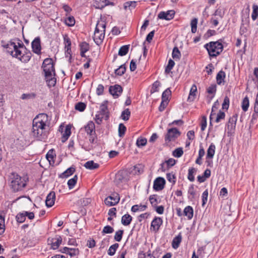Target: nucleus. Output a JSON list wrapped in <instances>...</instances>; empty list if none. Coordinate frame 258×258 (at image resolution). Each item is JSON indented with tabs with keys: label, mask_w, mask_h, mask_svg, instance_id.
I'll return each instance as SVG.
<instances>
[{
	"label": "nucleus",
	"mask_w": 258,
	"mask_h": 258,
	"mask_svg": "<svg viewBox=\"0 0 258 258\" xmlns=\"http://www.w3.org/2000/svg\"><path fill=\"white\" fill-rule=\"evenodd\" d=\"M126 130V128L125 126L122 123H120L119 124V126H118V135H119V136L120 137H122L124 136Z\"/></svg>",
	"instance_id": "obj_51"
},
{
	"label": "nucleus",
	"mask_w": 258,
	"mask_h": 258,
	"mask_svg": "<svg viewBox=\"0 0 258 258\" xmlns=\"http://www.w3.org/2000/svg\"><path fill=\"white\" fill-rule=\"evenodd\" d=\"M48 120V116L45 113H40L37 115L33 120L32 134L37 140L43 141L47 137L46 131V123Z\"/></svg>",
	"instance_id": "obj_1"
},
{
	"label": "nucleus",
	"mask_w": 258,
	"mask_h": 258,
	"mask_svg": "<svg viewBox=\"0 0 258 258\" xmlns=\"http://www.w3.org/2000/svg\"><path fill=\"white\" fill-rule=\"evenodd\" d=\"M125 71L126 68L125 64H122L115 70L114 73L116 75L121 76L125 73Z\"/></svg>",
	"instance_id": "obj_35"
},
{
	"label": "nucleus",
	"mask_w": 258,
	"mask_h": 258,
	"mask_svg": "<svg viewBox=\"0 0 258 258\" xmlns=\"http://www.w3.org/2000/svg\"><path fill=\"white\" fill-rule=\"evenodd\" d=\"M105 28H106V23H105L104 21H100L98 22V23L96 25V28H95V30H99L101 32H105Z\"/></svg>",
	"instance_id": "obj_33"
},
{
	"label": "nucleus",
	"mask_w": 258,
	"mask_h": 258,
	"mask_svg": "<svg viewBox=\"0 0 258 258\" xmlns=\"http://www.w3.org/2000/svg\"><path fill=\"white\" fill-rule=\"evenodd\" d=\"M166 181L164 178L158 177L155 179L153 183V188L156 191L162 190L165 186Z\"/></svg>",
	"instance_id": "obj_10"
},
{
	"label": "nucleus",
	"mask_w": 258,
	"mask_h": 258,
	"mask_svg": "<svg viewBox=\"0 0 258 258\" xmlns=\"http://www.w3.org/2000/svg\"><path fill=\"white\" fill-rule=\"evenodd\" d=\"M237 115L236 114L229 118V121L226 125L228 130L230 131L234 130L237 121Z\"/></svg>",
	"instance_id": "obj_19"
},
{
	"label": "nucleus",
	"mask_w": 258,
	"mask_h": 258,
	"mask_svg": "<svg viewBox=\"0 0 258 258\" xmlns=\"http://www.w3.org/2000/svg\"><path fill=\"white\" fill-rule=\"evenodd\" d=\"M8 180L11 189L15 192L22 190L27 185L25 179L14 172L11 173Z\"/></svg>",
	"instance_id": "obj_3"
},
{
	"label": "nucleus",
	"mask_w": 258,
	"mask_h": 258,
	"mask_svg": "<svg viewBox=\"0 0 258 258\" xmlns=\"http://www.w3.org/2000/svg\"><path fill=\"white\" fill-rule=\"evenodd\" d=\"M252 9L251 18L253 21H255L258 18V6L256 4H253Z\"/></svg>",
	"instance_id": "obj_42"
},
{
	"label": "nucleus",
	"mask_w": 258,
	"mask_h": 258,
	"mask_svg": "<svg viewBox=\"0 0 258 258\" xmlns=\"http://www.w3.org/2000/svg\"><path fill=\"white\" fill-rule=\"evenodd\" d=\"M123 234V230H119L115 232V234L114 235V239L118 242L120 241L122 239Z\"/></svg>",
	"instance_id": "obj_56"
},
{
	"label": "nucleus",
	"mask_w": 258,
	"mask_h": 258,
	"mask_svg": "<svg viewBox=\"0 0 258 258\" xmlns=\"http://www.w3.org/2000/svg\"><path fill=\"white\" fill-rule=\"evenodd\" d=\"M84 167L90 170H94L97 169L99 167V165L97 163H95L93 160H90L85 163Z\"/></svg>",
	"instance_id": "obj_25"
},
{
	"label": "nucleus",
	"mask_w": 258,
	"mask_h": 258,
	"mask_svg": "<svg viewBox=\"0 0 258 258\" xmlns=\"http://www.w3.org/2000/svg\"><path fill=\"white\" fill-rule=\"evenodd\" d=\"M55 200V194L54 191H51L47 196L45 204L47 207H51L54 204Z\"/></svg>",
	"instance_id": "obj_18"
},
{
	"label": "nucleus",
	"mask_w": 258,
	"mask_h": 258,
	"mask_svg": "<svg viewBox=\"0 0 258 258\" xmlns=\"http://www.w3.org/2000/svg\"><path fill=\"white\" fill-rule=\"evenodd\" d=\"M55 154L53 149L50 150L46 155V159L49 161V162L51 161H53L54 159Z\"/></svg>",
	"instance_id": "obj_62"
},
{
	"label": "nucleus",
	"mask_w": 258,
	"mask_h": 258,
	"mask_svg": "<svg viewBox=\"0 0 258 258\" xmlns=\"http://www.w3.org/2000/svg\"><path fill=\"white\" fill-rule=\"evenodd\" d=\"M166 178H167V179L168 180V181L172 183V185H173L175 183L176 176H175V174H173L172 172L167 173L166 174Z\"/></svg>",
	"instance_id": "obj_50"
},
{
	"label": "nucleus",
	"mask_w": 258,
	"mask_h": 258,
	"mask_svg": "<svg viewBox=\"0 0 258 258\" xmlns=\"http://www.w3.org/2000/svg\"><path fill=\"white\" fill-rule=\"evenodd\" d=\"M78 176L75 175L73 178L69 179L68 181V185L70 189L73 188L77 183Z\"/></svg>",
	"instance_id": "obj_44"
},
{
	"label": "nucleus",
	"mask_w": 258,
	"mask_h": 258,
	"mask_svg": "<svg viewBox=\"0 0 258 258\" xmlns=\"http://www.w3.org/2000/svg\"><path fill=\"white\" fill-rule=\"evenodd\" d=\"M17 41V42H16L11 40L7 44L3 45L9 53L16 58L22 53L24 49H26V46L20 40L18 39Z\"/></svg>",
	"instance_id": "obj_4"
},
{
	"label": "nucleus",
	"mask_w": 258,
	"mask_h": 258,
	"mask_svg": "<svg viewBox=\"0 0 258 258\" xmlns=\"http://www.w3.org/2000/svg\"><path fill=\"white\" fill-rule=\"evenodd\" d=\"M42 68L44 72L45 79L49 87L54 86L56 79L52 76H55L54 64L52 58H45L42 63Z\"/></svg>",
	"instance_id": "obj_2"
},
{
	"label": "nucleus",
	"mask_w": 258,
	"mask_h": 258,
	"mask_svg": "<svg viewBox=\"0 0 258 258\" xmlns=\"http://www.w3.org/2000/svg\"><path fill=\"white\" fill-rule=\"evenodd\" d=\"M174 64H175L174 61L172 59H170L168 61V64L165 68V72L167 74L169 73L171 71V70L173 68Z\"/></svg>",
	"instance_id": "obj_49"
},
{
	"label": "nucleus",
	"mask_w": 258,
	"mask_h": 258,
	"mask_svg": "<svg viewBox=\"0 0 258 258\" xmlns=\"http://www.w3.org/2000/svg\"><path fill=\"white\" fill-rule=\"evenodd\" d=\"M129 50V45H125L121 46L118 51V55L120 56H124L126 55Z\"/></svg>",
	"instance_id": "obj_36"
},
{
	"label": "nucleus",
	"mask_w": 258,
	"mask_h": 258,
	"mask_svg": "<svg viewBox=\"0 0 258 258\" xmlns=\"http://www.w3.org/2000/svg\"><path fill=\"white\" fill-rule=\"evenodd\" d=\"M183 214L187 217L188 219H191L194 214L192 208L189 206L186 207L183 210Z\"/></svg>",
	"instance_id": "obj_27"
},
{
	"label": "nucleus",
	"mask_w": 258,
	"mask_h": 258,
	"mask_svg": "<svg viewBox=\"0 0 258 258\" xmlns=\"http://www.w3.org/2000/svg\"><path fill=\"white\" fill-rule=\"evenodd\" d=\"M197 171L195 168L191 167L188 169L187 178L190 181H194L195 180V177L194 174Z\"/></svg>",
	"instance_id": "obj_37"
},
{
	"label": "nucleus",
	"mask_w": 258,
	"mask_h": 258,
	"mask_svg": "<svg viewBox=\"0 0 258 258\" xmlns=\"http://www.w3.org/2000/svg\"><path fill=\"white\" fill-rule=\"evenodd\" d=\"M147 208L146 205H135L132 206L131 211L133 212H137L138 211H145Z\"/></svg>",
	"instance_id": "obj_30"
},
{
	"label": "nucleus",
	"mask_w": 258,
	"mask_h": 258,
	"mask_svg": "<svg viewBox=\"0 0 258 258\" xmlns=\"http://www.w3.org/2000/svg\"><path fill=\"white\" fill-rule=\"evenodd\" d=\"M66 24L69 26H73L75 24V20L73 16H69L65 20Z\"/></svg>",
	"instance_id": "obj_54"
},
{
	"label": "nucleus",
	"mask_w": 258,
	"mask_h": 258,
	"mask_svg": "<svg viewBox=\"0 0 258 258\" xmlns=\"http://www.w3.org/2000/svg\"><path fill=\"white\" fill-rule=\"evenodd\" d=\"M225 117V113L222 111L221 110H219V112L217 115L216 118L215 119V122L217 123L219 122L221 120L224 119Z\"/></svg>",
	"instance_id": "obj_57"
},
{
	"label": "nucleus",
	"mask_w": 258,
	"mask_h": 258,
	"mask_svg": "<svg viewBox=\"0 0 258 258\" xmlns=\"http://www.w3.org/2000/svg\"><path fill=\"white\" fill-rule=\"evenodd\" d=\"M119 246V244L117 243L111 245L108 250V254L109 255H113Z\"/></svg>",
	"instance_id": "obj_39"
},
{
	"label": "nucleus",
	"mask_w": 258,
	"mask_h": 258,
	"mask_svg": "<svg viewBox=\"0 0 258 258\" xmlns=\"http://www.w3.org/2000/svg\"><path fill=\"white\" fill-rule=\"evenodd\" d=\"M120 200L119 196L117 193H114L111 196L107 197L105 200V204L108 206H112L117 204Z\"/></svg>",
	"instance_id": "obj_8"
},
{
	"label": "nucleus",
	"mask_w": 258,
	"mask_h": 258,
	"mask_svg": "<svg viewBox=\"0 0 258 258\" xmlns=\"http://www.w3.org/2000/svg\"><path fill=\"white\" fill-rule=\"evenodd\" d=\"M147 142V139L145 138L140 137L138 138L136 145L138 147H141L146 145Z\"/></svg>",
	"instance_id": "obj_45"
},
{
	"label": "nucleus",
	"mask_w": 258,
	"mask_h": 258,
	"mask_svg": "<svg viewBox=\"0 0 258 258\" xmlns=\"http://www.w3.org/2000/svg\"><path fill=\"white\" fill-rule=\"evenodd\" d=\"M204 47L207 49L210 57H214L219 55L223 50L222 43L217 41H211L205 44Z\"/></svg>",
	"instance_id": "obj_5"
},
{
	"label": "nucleus",
	"mask_w": 258,
	"mask_h": 258,
	"mask_svg": "<svg viewBox=\"0 0 258 258\" xmlns=\"http://www.w3.org/2000/svg\"><path fill=\"white\" fill-rule=\"evenodd\" d=\"M17 221L19 223H23L26 220V216L24 212L23 213H20L16 216Z\"/></svg>",
	"instance_id": "obj_55"
},
{
	"label": "nucleus",
	"mask_w": 258,
	"mask_h": 258,
	"mask_svg": "<svg viewBox=\"0 0 258 258\" xmlns=\"http://www.w3.org/2000/svg\"><path fill=\"white\" fill-rule=\"evenodd\" d=\"M80 51H83L87 52L90 49V46L88 43L84 41L81 42L80 45Z\"/></svg>",
	"instance_id": "obj_48"
},
{
	"label": "nucleus",
	"mask_w": 258,
	"mask_h": 258,
	"mask_svg": "<svg viewBox=\"0 0 258 258\" xmlns=\"http://www.w3.org/2000/svg\"><path fill=\"white\" fill-rule=\"evenodd\" d=\"M114 229L112 227L109 225H107L105 226L103 229L102 233L103 235H104L105 234L112 233Z\"/></svg>",
	"instance_id": "obj_61"
},
{
	"label": "nucleus",
	"mask_w": 258,
	"mask_h": 258,
	"mask_svg": "<svg viewBox=\"0 0 258 258\" xmlns=\"http://www.w3.org/2000/svg\"><path fill=\"white\" fill-rule=\"evenodd\" d=\"M183 154V152L182 150V148H178L176 149L173 152V156L179 158Z\"/></svg>",
	"instance_id": "obj_58"
},
{
	"label": "nucleus",
	"mask_w": 258,
	"mask_h": 258,
	"mask_svg": "<svg viewBox=\"0 0 258 258\" xmlns=\"http://www.w3.org/2000/svg\"><path fill=\"white\" fill-rule=\"evenodd\" d=\"M80 251L78 248H70L68 254H69L71 257L78 255Z\"/></svg>",
	"instance_id": "obj_59"
},
{
	"label": "nucleus",
	"mask_w": 258,
	"mask_h": 258,
	"mask_svg": "<svg viewBox=\"0 0 258 258\" xmlns=\"http://www.w3.org/2000/svg\"><path fill=\"white\" fill-rule=\"evenodd\" d=\"M225 73L222 70L219 72L216 76L217 83L218 85H220L222 82H224L225 78Z\"/></svg>",
	"instance_id": "obj_29"
},
{
	"label": "nucleus",
	"mask_w": 258,
	"mask_h": 258,
	"mask_svg": "<svg viewBox=\"0 0 258 258\" xmlns=\"http://www.w3.org/2000/svg\"><path fill=\"white\" fill-rule=\"evenodd\" d=\"M137 2L135 1H128L124 3V8L125 9H133L136 7Z\"/></svg>",
	"instance_id": "obj_52"
},
{
	"label": "nucleus",
	"mask_w": 258,
	"mask_h": 258,
	"mask_svg": "<svg viewBox=\"0 0 258 258\" xmlns=\"http://www.w3.org/2000/svg\"><path fill=\"white\" fill-rule=\"evenodd\" d=\"M175 15L174 10H169L167 12H161L159 13L158 17L160 19L170 20L172 19Z\"/></svg>",
	"instance_id": "obj_15"
},
{
	"label": "nucleus",
	"mask_w": 258,
	"mask_h": 258,
	"mask_svg": "<svg viewBox=\"0 0 258 258\" xmlns=\"http://www.w3.org/2000/svg\"><path fill=\"white\" fill-rule=\"evenodd\" d=\"M160 85V83L159 81H157L155 82L152 85V87L150 91L151 93L152 94L156 92H158Z\"/></svg>",
	"instance_id": "obj_60"
},
{
	"label": "nucleus",
	"mask_w": 258,
	"mask_h": 258,
	"mask_svg": "<svg viewBox=\"0 0 258 258\" xmlns=\"http://www.w3.org/2000/svg\"><path fill=\"white\" fill-rule=\"evenodd\" d=\"M109 92L114 98H117L121 94L122 88L121 86L119 85L111 86L109 88Z\"/></svg>",
	"instance_id": "obj_13"
},
{
	"label": "nucleus",
	"mask_w": 258,
	"mask_h": 258,
	"mask_svg": "<svg viewBox=\"0 0 258 258\" xmlns=\"http://www.w3.org/2000/svg\"><path fill=\"white\" fill-rule=\"evenodd\" d=\"M107 101H104L100 107V113L101 115H104L106 113H107Z\"/></svg>",
	"instance_id": "obj_47"
},
{
	"label": "nucleus",
	"mask_w": 258,
	"mask_h": 258,
	"mask_svg": "<svg viewBox=\"0 0 258 258\" xmlns=\"http://www.w3.org/2000/svg\"><path fill=\"white\" fill-rule=\"evenodd\" d=\"M36 94L34 92L23 93L21 96V99L22 100L34 99L36 97Z\"/></svg>",
	"instance_id": "obj_31"
},
{
	"label": "nucleus",
	"mask_w": 258,
	"mask_h": 258,
	"mask_svg": "<svg viewBox=\"0 0 258 258\" xmlns=\"http://www.w3.org/2000/svg\"><path fill=\"white\" fill-rule=\"evenodd\" d=\"M198 21V19L195 18L192 19L190 22L191 31L192 33H195L197 32Z\"/></svg>",
	"instance_id": "obj_41"
},
{
	"label": "nucleus",
	"mask_w": 258,
	"mask_h": 258,
	"mask_svg": "<svg viewBox=\"0 0 258 258\" xmlns=\"http://www.w3.org/2000/svg\"><path fill=\"white\" fill-rule=\"evenodd\" d=\"M86 107V105L85 103L79 102L76 104L75 108L76 110L79 111H83Z\"/></svg>",
	"instance_id": "obj_46"
},
{
	"label": "nucleus",
	"mask_w": 258,
	"mask_h": 258,
	"mask_svg": "<svg viewBox=\"0 0 258 258\" xmlns=\"http://www.w3.org/2000/svg\"><path fill=\"white\" fill-rule=\"evenodd\" d=\"M31 56V52L26 48V49H24L22 50V53H21V54L19 55V56L16 57V58L24 63H27L30 60Z\"/></svg>",
	"instance_id": "obj_12"
},
{
	"label": "nucleus",
	"mask_w": 258,
	"mask_h": 258,
	"mask_svg": "<svg viewBox=\"0 0 258 258\" xmlns=\"http://www.w3.org/2000/svg\"><path fill=\"white\" fill-rule=\"evenodd\" d=\"M176 163V160L173 158H170L167 160L165 161L164 162L160 164V169L165 172L168 170L171 167L173 166Z\"/></svg>",
	"instance_id": "obj_14"
},
{
	"label": "nucleus",
	"mask_w": 258,
	"mask_h": 258,
	"mask_svg": "<svg viewBox=\"0 0 258 258\" xmlns=\"http://www.w3.org/2000/svg\"><path fill=\"white\" fill-rule=\"evenodd\" d=\"M188 194L189 195L188 196L189 199L192 200V199H195L196 194L194 185H191L189 187L188 189Z\"/></svg>",
	"instance_id": "obj_40"
},
{
	"label": "nucleus",
	"mask_w": 258,
	"mask_h": 258,
	"mask_svg": "<svg viewBox=\"0 0 258 258\" xmlns=\"http://www.w3.org/2000/svg\"><path fill=\"white\" fill-rule=\"evenodd\" d=\"M230 100L228 96H225L222 103V109L228 110L229 107Z\"/></svg>",
	"instance_id": "obj_63"
},
{
	"label": "nucleus",
	"mask_w": 258,
	"mask_h": 258,
	"mask_svg": "<svg viewBox=\"0 0 258 258\" xmlns=\"http://www.w3.org/2000/svg\"><path fill=\"white\" fill-rule=\"evenodd\" d=\"M180 135V132L176 127L167 129L164 137L165 142L166 144L175 142Z\"/></svg>",
	"instance_id": "obj_6"
},
{
	"label": "nucleus",
	"mask_w": 258,
	"mask_h": 258,
	"mask_svg": "<svg viewBox=\"0 0 258 258\" xmlns=\"http://www.w3.org/2000/svg\"><path fill=\"white\" fill-rule=\"evenodd\" d=\"M71 134V128L69 127V126H67L65 128L64 133L62 134L61 142L63 143L65 142L70 136Z\"/></svg>",
	"instance_id": "obj_32"
},
{
	"label": "nucleus",
	"mask_w": 258,
	"mask_h": 258,
	"mask_svg": "<svg viewBox=\"0 0 258 258\" xmlns=\"http://www.w3.org/2000/svg\"><path fill=\"white\" fill-rule=\"evenodd\" d=\"M216 147L215 145L212 143L210 145L208 150L206 156V159H212L215 153Z\"/></svg>",
	"instance_id": "obj_23"
},
{
	"label": "nucleus",
	"mask_w": 258,
	"mask_h": 258,
	"mask_svg": "<svg viewBox=\"0 0 258 258\" xmlns=\"http://www.w3.org/2000/svg\"><path fill=\"white\" fill-rule=\"evenodd\" d=\"M163 223V220L160 217H155L152 220L151 224V231L157 232L159 231L160 226Z\"/></svg>",
	"instance_id": "obj_11"
},
{
	"label": "nucleus",
	"mask_w": 258,
	"mask_h": 258,
	"mask_svg": "<svg viewBox=\"0 0 258 258\" xmlns=\"http://www.w3.org/2000/svg\"><path fill=\"white\" fill-rule=\"evenodd\" d=\"M75 171V168L74 167H71L68 168L65 171L60 174L59 175V177L61 178H64L69 177L72 175Z\"/></svg>",
	"instance_id": "obj_24"
},
{
	"label": "nucleus",
	"mask_w": 258,
	"mask_h": 258,
	"mask_svg": "<svg viewBox=\"0 0 258 258\" xmlns=\"http://www.w3.org/2000/svg\"><path fill=\"white\" fill-rule=\"evenodd\" d=\"M249 105V99L247 96H245L241 103V107L243 111L246 112L247 111Z\"/></svg>",
	"instance_id": "obj_34"
},
{
	"label": "nucleus",
	"mask_w": 258,
	"mask_h": 258,
	"mask_svg": "<svg viewBox=\"0 0 258 258\" xmlns=\"http://www.w3.org/2000/svg\"><path fill=\"white\" fill-rule=\"evenodd\" d=\"M85 130L88 135L96 133L94 123L92 121H89L85 126Z\"/></svg>",
	"instance_id": "obj_20"
},
{
	"label": "nucleus",
	"mask_w": 258,
	"mask_h": 258,
	"mask_svg": "<svg viewBox=\"0 0 258 258\" xmlns=\"http://www.w3.org/2000/svg\"><path fill=\"white\" fill-rule=\"evenodd\" d=\"M61 242L62 238L60 236L52 239V241L51 243L52 248L53 249H57Z\"/></svg>",
	"instance_id": "obj_26"
},
{
	"label": "nucleus",
	"mask_w": 258,
	"mask_h": 258,
	"mask_svg": "<svg viewBox=\"0 0 258 258\" xmlns=\"http://www.w3.org/2000/svg\"><path fill=\"white\" fill-rule=\"evenodd\" d=\"M89 136V141L90 144L85 142L83 145L82 148H84L86 151H89L94 148L93 145L97 143V135L96 133L93 134L88 135Z\"/></svg>",
	"instance_id": "obj_7"
},
{
	"label": "nucleus",
	"mask_w": 258,
	"mask_h": 258,
	"mask_svg": "<svg viewBox=\"0 0 258 258\" xmlns=\"http://www.w3.org/2000/svg\"><path fill=\"white\" fill-rule=\"evenodd\" d=\"M64 43L65 44V56L66 57H69V60L72 59L71 54V41L67 35L63 36Z\"/></svg>",
	"instance_id": "obj_9"
},
{
	"label": "nucleus",
	"mask_w": 258,
	"mask_h": 258,
	"mask_svg": "<svg viewBox=\"0 0 258 258\" xmlns=\"http://www.w3.org/2000/svg\"><path fill=\"white\" fill-rule=\"evenodd\" d=\"M182 240V236L181 233H179L178 235L175 236L172 240V246L173 248H177Z\"/></svg>",
	"instance_id": "obj_22"
},
{
	"label": "nucleus",
	"mask_w": 258,
	"mask_h": 258,
	"mask_svg": "<svg viewBox=\"0 0 258 258\" xmlns=\"http://www.w3.org/2000/svg\"><path fill=\"white\" fill-rule=\"evenodd\" d=\"M132 221V217L128 214H125L121 218V223L124 226H127L130 224Z\"/></svg>",
	"instance_id": "obj_28"
},
{
	"label": "nucleus",
	"mask_w": 258,
	"mask_h": 258,
	"mask_svg": "<svg viewBox=\"0 0 258 258\" xmlns=\"http://www.w3.org/2000/svg\"><path fill=\"white\" fill-rule=\"evenodd\" d=\"M131 111L128 108H126L122 112L121 117L123 120L126 121L129 119Z\"/></svg>",
	"instance_id": "obj_43"
},
{
	"label": "nucleus",
	"mask_w": 258,
	"mask_h": 258,
	"mask_svg": "<svg viewBox=\"0 0 258 258\" xmlns=\"http://www.w3.org/2000/svg\"><path fill=\"white\" fill-rule=\"evenodd\" d=\"M171 92L169 88L166 89L162 93V100L168 101V98L171 95Z\"/></svg>",
	"instance_id": "obj_53"
},
{
	"label": "nucleus",
	"mask_w": 258,
	"mask_h": 258,
	"mask_svg": "<svg viewBox=\"0 0 258 258\" xmlns=\"http://www.w3.org/2000/svg\"><path fill=\"white\" fill-rule=\"evenodd\" d=\"M32 50L34 53L39 54L41 53L40 39L39 37L35 38L31 43Z\"/></svg>",
	"instance_id": "obj_16"
},
{
	"label": "nucleus",
	"mask_w": 258,
	"mask_h": 258,
	"mask_svg": "<svg viewBox=\"0 0 258 258\" xmlns=\"http://www.w3.org/2000/svg\"><path fill=\"white\" fill-rule=\"evenodd\" d=\"M172 56L174 59H179L181 57V53L177 47H174L172 50Z\"/></svg>",
	"instance_id": "obj_38"
},
{
	"label": "nucleus",
	"mask_w": 258,
	"mask_h": 258,
	"mask_svg": "<svg viewBox=\"0 0 258 258\" xmlns=\"http://www.w3.org/2000/svg\"><path fill=\"white\" fill-rule=\"evenodd\" d=\"M105 32H100L99 30H95L93 39L95 43L99 45L102 43L104 38Z\"/></svg>",
	"instance_id": "obj_17"
},
{
	"label": "nucleus",
	"mask_w": 258,
	"mask_h": 258,
	"mask_svg": "<svg viewBox=\"0 0 258 258\" xmlns=\"http://www.w3.org/2000/svg\"><path fill=\"white\" fill-rule=\"evenodd\" d=\"M197 91V88L196 85L194 84L190 89L189 94L187 98L188 102H192L195 99L196 96V92Z\"/></svg>",
	"instance_id": "obj_21"
},
{
	"label": "nucleus",
	"mask_w": 258,
	"mask_h": 258,
	"mask_svg": "<svg viewBox=\"0 0 258 258\" xmlns=\"http://www.w3.org/2000/svg\"><path fill=\"white\" fill-rule=\"evenodd\" d=\"M207 92L209 94H214L216 93V85L212 84L210 85L207 89Z\"/></svg>",
	"instance_id": "obj_64"
}]
</instances>
